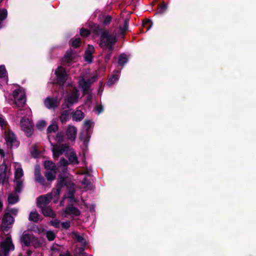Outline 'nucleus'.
Segmentation results:
<instances>
[{"label":"nucleus","instance_id":"nucleus-60","mask_svg":"<svg viewBox=\"0 0 256 256\" xmlns=\"http://www.w3.org/2000/svg\"><path fill=\"white\" fill-rule=\"evenodd\" d=\"M59 256H72L70 252L67 250L65 254H60Z\"/></svg>","mask_w":256,"mask_h":256},{"label":"nucleus","instance_id":"nucleus-10","mask_svg":"<svg viewBox=\"0 0 256 256\" xmlns=\"http://www.w3.org/2000/svg\"><path fill=\"white\" fill-rule=\"evenodd\" d=\"M14 222V218L11 216L9 212L6 213L2 218V223L4 226V230L8 231L10 227L9 225L12 224Z\"/></svg>","mask_w":256,"mask_h":256},{"label":"nucleus","instance_id":"nucleus-17","mask_svg":"<svg viewBox=\"0 0 256 256\" xmlns=\"http://www.w3.org/2000/svg\"><path fill=\"white\" fill-rule=\"evenodd\" d=\"M81 40L80 38H71L69 42L70 45L74 48H78L81 44Z\"/></svg>","mask_w":256,"mask_h":256},{"label":"nucleus","instance_id":"nucleus-47","mask_svg":"<svg viewBox=\"0 0 256 256\" xmlns=\"http://www.w3.org/2000/svg\"><path fill=\"white\" fill-rule=\"evenodd\" d=\"M52 226H54L56 228H58L60 227V221L58 219H55L50 221Z\"/></svg>","mask_w":256,"mask_h":256},{"label":"nucleus","instance_id":"nucleus-38","mask_svg":"<svg viewBox=\"0 0 256 256\" xmlns=\"http://www.w3.org/2000/svg\"><path fill=\"white\" fill-rule=\"evenodd\" d=\"M90 34V31L86 28H82L80 30V35L84 38H86Z\"/></svg>","mask_w":256,"mask_h":256},{"label":"nucleus","instance_id":"nucleus-43","mask_svg":"<svg viewBox=\"0 0 256 256\" xmlns=\"http://www.w3.org/2000/svg\"><path fill=\"white\" fill-rule=\"evenodd\" d=\"M56 137L58 142L60 143L64 142V135L62 132H58Z\"/></svg>","mask_w":256,"mask_h":256},{"label":"nucleus","instance_id":"nucleus-15","mask_svg":"<svg viewBox=\"0 0 256 256\" xmlns=\"http://www.w3.org/2000/svg\"><path fill=\"white\" fill-rule=\"evenodd\" d=\"M72 234L73 238L76 242L80 243L82 246H86L87 245V242L83 236L75 232H73Z\"/></svg>","mask_w":256,"mask_h":256},{"label":"nucleus","instance_id":"nucleus-52","mask_svg":"<svg viewBox=\"0 0 256 256\" xmlns=\"http://www.w3.org/2000/svg\"><path fill=\"white\" fill-rule=\"evenodd\" d=\"M94 109L96 111L98 112L99 114H100L103 112L104 108L102 104H100L96 105Z\"/></svg>","mask_w":256,"mask_h":256},{"label":"nucleus","instance_id":"nucleus-4","mask_svg":"<svg viewBox=\"0 0 256 256\" xmlns=\"http://www.w3.org/2000/svg\"><path fill=\"white\" fill-rule=\"evenodd\" d=\"M62 180H64L62 183V187L66 186L68 189V198L72 201L74 198L76 192L74 184L71 180H68L67 177L62 176Z\"/></svg>","mask_w":256,"mask_h":256},{"label":"nucleus","instance_id":"nucleus-55","mask_svg":"<svg viewBox=\"0 0 256 256\" xmlns=\"http://www.w3.org/2000/svg\"><path fill=\"white\" fill-rule=\"evenodd\" d=\"M94 51V48L92 45L88 44L87 49L86 50L85 52H90L92 54Z\"/></svg>","mask_w":256,"mask_h":256},{"label":"nucleus","instance_id":"nucleus-61","mask_svg":"<svg viewBox=\"0 0 256 256\" xmlns=\"http://www.w3.org/2000/svg\"><path fill=\"white\" fill-rule=\"evenodd\" d=\"M92 99V96L91 94H89L86 98V102H91Z\"/></svg>","mask_w":256,"mask_h":256},{"label":"nucleus","instance_id":"nucleus-57","mask_svg":"<svg viewBox=\"0 0 256 256\" xmlns=\"http://www.w3.org/2000/svg\"><path fill=\"white\" fill-rule=\"evenodd\" d=\"M19 95V91L18 90H16L13 91L12 96L14 98V100H16Z\"/></svg>","mask_w":256,"mask_h":256},{"label":"nucleus","instance_id":"nucleus-35","mask_svg":"<svg viewBox=\"0 0 256 256\" xmlns=\"http://www.w3.org/2000/svg\"><path fill=\"white\" fill-rule=\"evenodd\" d=\"M58 126L56 124H52L49 126L47 128L48 134L55 132L58 130Z\"/></svg>","mask_w":256,"mask_h":256},{"label":"nucleus","instance_id":"nucleus-54","mask_svg":"<svg viewBox=\"0 0 256 256\" xmlns=\"http://www.w3.org/2000/svg\"><path fill=\"white\" fill-rule=\"evenodd\" d=\"M92 122L90 120H84V126L87 128V130H88L92 124Z\"/></svg>","mask_w":256,"mask_h":256},{"label":"nucleus","instance_id":"nucleus-16","mask_svg":"<svg viewBox=\"0 0 256 256\" xmlns=\"http://www.w3.org/2000/svg\"><path fill=\"white\" fill-rule=\"evenodd\" d=\"M70 109L66 110H63L61 112L60 116V119L62 123H66L69 120V116L70 114Z\"/></svg>","mask_w":256,"mask_h":256},{"label":"nucleus","instance_id":"nucleus-13","mask_svg":"<svg viewBox=\"0 0 256 256\" xmlns=\"http://www.w3.org/2000/svg\"><path fill=\"white\" fill-rule=\"evenodd\" d=\"M64 212L66 214L70 215L74 214L76 216H78L80 214V210L76 207L72 206H66Z\"/></svg>","mask_w":256,"mask_h":256},{"label":"nucleus","instance_id":"nucleus-28","mask_svg":"<svg viewBox=\"0 0 256 256\" xmlns=\"http://www.w3.org/2000/svg\"><path fill=\"white\" fill-rule=\"evenodd\" d=\"M56 172L53 173L51 171L46 172L44 174V176L46 177L48 181L52 182L56 178Z\"/></svg>","mask_w":256,"mask_h":256},{"label":"nucleus","instance_id":"nucleus-44","mask_svg":"<svg viewBox=\"0 0 256 256\" xmlns=\"http://www.w3.org/2000/svg\"><path fill=\"white\" fill-rule=\"evenodd\" d=\"M31 154L34 158H37L40 154V152L36 146L34 148L33 150L31 152Z\"/></svg>","mask_w":256,"mask_h":256},{"label":"nucleus","instance_id":"nucleus-36","mask_svg":"<svg viewBox=\"0 0 256 256\" xmlns=\"http://www.w3.org/2000/svg\"><path fill=\"white\" fill-rule=\"evenodd\" d=\"M56 236V234L52 231L48 230L46 233V237L49 241L54 240Z\"/></svg>","mask_w":256,"mask_h":256},{"label":"nucleus","instance_id":"nucleus-30","mask_svg":"<svg viewBox=\"0 0 256 256\" xmlns=\"http://www.w3.org/2000/svg\"><path fill=\"white\" fill-rule=\"evenodd\" d=\"M118 74H113L108 79V80L107 82V84L109 86H112L115 83V82L118 80Z\"/></svg>","mask_w":256,"mask_h":256},{"label":"nucleus","instance_id":"nucleus-6","mask_svg":"<svg viewBox=\"0 0 256 256\" xmlns=\"http://www.w3.org/2000/svg\"><path fill=\"white\" fill-rule=\"evenodd\" d=\"M78 96L79 94L77 92H72L66 98L64 99V102L62 105V110L72 107L74 102H77Z\"/></svg>","mask_w":256,"mask_h":256},{"label":"nucleus","instance_id":"nucleus-14","mask_svg":"<svg viewBox=\"0 0 256 256\" xmlns=\"http://www.w3.org/2000/svg\"><path fill=\"white\" fill-rule=\"evenodd\" d=\"M44 216L54 218L56 216V214L50 206H44L40 208Z\"/></svg>","mask_w":256,"mask_h":256},{"label":"nucleus","instance_id":"nucleus-64","mask_svg":"<svg viewBox=\"0 0 256 256\" xmlns=\"http://www.w3.org/2000/svg\"><path fill=\"white\" fill-rule=\"evenodd\" d=\"M0 155L2 157H4L5 156L4 152L2 149H0Z\"/></svg>","mask_w":256,"mask_h":256},{"label":"nucleus","instance_id":"nucleus-23","mask_svg":"<svg viewBox=\"0 0 256 256\" xmlns=\"http://www.w3.org/2000/svg\"><path fill=\"white\" fill-rule=\"evenodd\" d=\"M74 60L73 53L72 52H67L62 59L64 62L70 63Z\"/></svg>","mask_w":256,"mask_h":256},{"label":"nucleus","instance_id":"nucleus-51","mask_svg":"<svg viewBox=\"0 0 256 256\" xmlns=\"http://www.w3.org/2000/svg\"><path fill=\"white\" fill-rule=\"evenodd\" d=\"M61 225L63 228L67 230L70 227V222L68 221L62 222Z\"/></svg>","mask_w":256,"mask_h":256},{"label":"nucleus","instance_id":"nucleus-31","mask_svg":"<svg viewBox=\"0 0 256 256\" xmlns=\"http://www.w3.org/2000/svg\"><path fill=\"white\" fill-rule=\"evenodd\" d=\"M8 200L10 204H14L18 201V196L10 194L8 196Z\"/></svg>","mask_w":256,"mask_h":256},{"label":"nucleus","instance_id":"nucleus-45","mask_svg":"<svg viewBox=\"0 0 256 256\" xmlns=\"http://www.w3.org/2000/svg\"><path fill=\"white\" fill-rule=\"evenodd\" d=\"M8 125L7 122L4 120L2 116H0V126L2 128H4Z\"/></svg>","mask_w":256,"mask_h":256},{"label":"nucleus","instance_id":"nucleus-58","mask_svg":"<svg viewBox=\"0 0 256 256\" xmlns=\"http://www.w3.org/2000/svg\"><path fill=\"white\" fill-rule=\"evenodd\" d=\"M46 126V122L44 120L41 121L39 124H37V126L38 128H44Z\"/></svg>","mask_w":256,"mask_h":256},{"label":"nucleus","instance_id":"nucleus-2","mask_svg":"<svg viewBox=\"0 0 256 256\" xmlns=\"http://www.w3.org/2000/svg\"><path fill=\"white\" fill-rule=\"evenodd\" d=\"M54 74L56 76V84L60 86H63L68 78L66 68L62 66H58Z\"/></svg>","mask_w":256,"mask_h":256},{"label":"nucleus","instance_id":"nucleus-63","mask_svg":"<svg viewBox=\"0 0 256 256\" xmlns=\"http://www.w3.org/2000/svg\"><path fill=\"white\" fill-rule=\"evenodd\" d=\"M32 253V250H27L26 252V256H31Z\"/></svg>","mask_w":256,"mask_h":256},{"label":"nucleus","instance_id":"nucleus-59","mask_svg":"<svg viewBox=\"0 0 256 256\" xmlns=\"http://www.w3.org/2000/svg\"><path fill=\"white\" fill-rule=\"evenodd\" d=\"M10 212L11 214H12L16 216L17 214L18 210L17 209L14 208L11 209L10 210Z\"/></svg>","mask_w":256,"mask_h":256},{"label":"nucleus","instance_id":"nucleus-49","mask_svg":"<svg viewBox=\"0 0 256 256\" xmlns=\"http://www.w3.org/2000/svg\"><path fill=\"white\" fill-rule=\"evenodd\" d=\"M112 16H107L103 20V24L104 25L108 24L112 21Z\"/></svg>","mask_w":256,"mask_h":256},{"label":"nucleus","instance_id":"nucleus-9","mask_svg":"<svg viewBox=\"0 0 256 256\" xmlns=\"http://www.w3.org/2000/svg\"><path fill=\"white\" fill-rule=\"evenodd\" d=\"M50 197L48 194L40 196L37 198V206L39 208L47 206L51 200Z\"/></svg>","mask_w":256,"mask_h":256},{"label":"nucleus","instance_id":"nucleus-33","mask_svg":"<svg viewBox=\"0 0 256 256\" xmlns=\"http://www.w3.org/2000/svg\"><path fill=\"white\" fill-rule=\"evenodd\" d=\"M22 182L20 180H18L16 182V186L14 190L16 192L20 193L22 192Z\"/></svg>","mask_w":256,"mask_h":256},{"label":"nucleus","instance_id":"nucleus-21","mask_svg":"<svg viewBox=\"0 0 256 256\" xmlns=\"http://www.w3.org/2000/svg\"><path fill=\"white\" fill-rule=\"evenodd\" d=\"M15 104L18 107H23L26 103V96L24 94H21L20 98L14 100Z\"/></svg>","mask_w":256,"mask_h":256},{"label":"nucleus","instance_id":"nucleus-24","mask_svg":"<svg viewBox=\"0 0 256 256\" xmlns=\"http://www.w3.org/2000/svg\"><path fill=\"white\" fill-rule=\"evenodd\" d=\"M129 19L125 18L124 20V25L122 26H120L119 28L121 31V34L123 36L125 34L126 32L128 30Z\"/></svg>","mask_w":256,"mask_h":256},{"label":"nucleus","instance_id":"nucleus-41","mask_svg":"<svg viewBox=\"0 0 256 256\" xmlns=\"http://www.w3.org/2000/svg\"><path fill=\"white\" fill-rule=\"evenodd\" d=\"M114 50V48H112L111 50L110 49H108V52L106 53V54L104 56L105 62H107L110 60L112 56Z\"/></svg>","mask_w":256,"mask_h":256},{"label":"nucleus","instance_id":"nucleus-34","mask_svg":"<svg viewBox=\"0 0 256 256\" xmlns=\"http://www.w3.org/2000/svg\"><path fill=\"white\" fill-rule=\"evenodd\" d=\"M24 175L22 168H17L14 172V178L16 180L20 179Z\"/></svg>","mask_w":256,"mask_h":256},{"label":"nucleus","instance_id":"nucleus-8","mask_svg":"<svg viewBox=\"0 0 256 256\" xmlns=\"http://www.w3.org/2000/svg\"><path fill=\"white\" fill-rule=\"evenodd\" d=\"M44 104L48 109H56L60 104L57 97H48L44 100Z\"/></svg>","mask_w":256,"mask_h":256},{"label":"nucleus","instance_id":"nucleus-5","mask_svg":"<svg viewBox=\"0 0 256 256\" xmlns=\"http://www.w3.org/2000/svg\"><path fill=\"white\" fill-rule=\"evenodd\" d=\"M64 180H62V176L60 175L58 176V180L56 188H54L51 192L48 194V196L50 197L51 200H52L53 198L55 199L54 200V202L55 204L57 202L59 198L61 188H62V183Z\"/></svg>","mask_w":256,"mask_h":256},{"label":"nucleus","instance_id":"nucleus-48","mask_svg":"<svg viewBox=\"0 0 256 256\" xmlns=\"http://www.w3.org/2000/svg\"><path fill=\"white\" fill-rule=\"evenodd\" d=\"M58 148L62 151L63 154L65 150L68 148V146L67 144H62L58 146Z\"/></svg>","mask_w":256,"mask_h":256},{"label":"nucleus","instance_id":"nucleus-25","mask_svg":"<svg viewBox=\"0 0 256 256\" xmlns=\"http://www.w3.org/2000/svg\"><path fill=\"white\" fill-rule=\"evenodd\" d=\"M70 162L73 164H78V157L74 152H70V154L68 157Z\"/></svg>","mask_w":256,"mask_h":256},{"label":"nucleus","instance_id":"nucleus-22","mask_svg":"<svg viewBox=\"0 0 256 256\" xmlns=\"http://www.w3.org/2000/svg\"><path fill=\"white\" fill-rule=\"evenodd\" d=\"M128 58L126 54H120L119 56L118 59V65L123 66L124 64L128 62Z\"/></svg>","mask_w":256,"mask_h":256},{"label":"nucleus","instance_id":"nucleus-32","mask_svg":"<svg viewBox=\"0 0 256 256\" xmlns=\"http://www.w3.org/2000/svg\"><path fill=\"white\" fill-rule=\"evenodd\" d=\"M35 180L40 183L42 186H45L46 180L42 176V174L34 176Z\"/></svg>","mask_w":256,"mask_h":256},{"label":"nucleus","instance_id":"nucleus-50","mask_svg":"<svg viewBox=\"0 0 256 256\" xmlns=\"http://www.w3.org/2000/svg\"><path fill=\"white\" fill-rule=\"evenodd\" d=\"M59 162L61 166H66L68 164V160L64 158H60Z\"/></svg>","mask_w":256,"mask_h":256},{"label":"nucleus","instance_id":"nucleus-12","mask_svg":"<svg viewBox=\"0 0 256 256\" xmlns=\"http://www.w3.org/2000/svg\"><path fill=\"white\" fill-rule=\"evenodd\" d=\"M6 139L8 144H13L16 143V146H18L19 144L16 140V137L15 134L10 130L8 132H6Z\"/></svg>","mask_w":256,"mask_h":256},{"label":"nucleus","instance_id":"nucleus-18","mask_svg":"<svg viewBox=\"0 0 256 256\" xmlns=\"http://www.w3.org/2000/svg\"><path fill=\"white\" fill-rule=\"evenodd\" d=\"M44 168L48 170H50L55 172L56 166L55 164L50 160H46L44 162Z\"/></svg>","mask_w":256,"mask_h":256},{"label":"nucleus","instance_id":"nucleus-42","mask_svg":"<svg viewBox=\"0 0 256 256\" xmlns=\"http://www.w3.org/2000/svg\"><path fill=\"white\" fill-rule=\"evenodd\" d=\"M6 71L4 65L0 66V78H2L6 76Z\"/></svg>","mask_w":256,"mask_h":256},{"label":"nucleus","instance_id":"nucleus-40","mask_svg":"<svg viewBox=\"0 0 256 256\" xmlns=\"http://www.w3.org/2000/svg\"><path fill=\"white\" fill-rule=\"evenodd\" d=\"M85 60L88 62H92L93 59L92 54L90 52H85Z\"/></svg>","mask_w":256,"mask_h":256},{"label":"nucleus","instance_id":"nucleus-26","mask_svg":"<svg viewBox=\"0 0 256 256\" xmlns=\"http://www.w3.org/2000/svg\"><path fill=\"white\" fill-rule=\"evenodd\" d=\"M39 220V214L36 212H31L29 216V220L34 222H37Z\"/></svg>","mask_w":256,"mask_h":256},{"label":"nucleus","instance_id":"nucleus-62","mask_svg":"<svg viewBox=\"0 0 256 256\" xmlns=\"http://www.w3.org/2000/svg\"><path fill=\"white\" fill-rule=\"evenodd\" d=\"M84 82H85L87 83L88 84V85H89L90 86H91V85H92V82H92V80H91L90 79V78H89V79H88V80H84Z\"/></svg>","mask_w":256,"mask_h":256},{"label":"nucleus","instance_id":"nucleus-7","mask_svg":"<svg viewBox=\"0 0 256 256\" xmlns=\"http://www.w3.org/2000/svg\"><path fill=\"white\" fill-rule=\"evenodd\" d=\"M22 130L25 132L26 136L30 137L32 134V126L28 118H22L20 120Z\"/></svg>","mask_w":256,"mask_h":256},{"label":"nucleus","instance_id":"nucleus-11","mask_svg":"<svg viewBox=\"0 0 256 256\" xmlns=\"http://www.w3.org/2000/svg\"><path fill=\"white\" fill-rule=\"evenodd\" d=\"M77 134V128L73 126H69L66 131L68 138L72 142H74Z\"/></svg>","mask_w":256,"mask_h":256},{"label":"nucleus","instance_id":"nucleus-3","mask_svg":"<svg viewBox=\"0 0 256 256\" xmlns=\"http://www.w3.org/2000/svg\"><path fill=\"white\" fill-rule=\"evenodd\" d=\"M14 248L11 237H7L4 242L0 243V255L2 254L6 256L10 250H13Z\"/></svg>","mask_w":256,"mask_h":256},{"label":"nucleus","instance_id":"nucleus-19","mask_svg":"<svg viewBox=\"0 0 256 256\" xmlns=\"http://www.w3.org/2000/svg\"><path fill=\"white\" fill-rule=\"evenodd\" d=\"M22 241L26 246H30L31 245V237L28 234H23L22 236Z\"/></svg>","mask_w":256,"mask_h":256},{"label":"nucleus","instance_id":"nucleus-1","mask_svg":"<svg viewBox=\"0 0 256 256\" xmlns=\"http://www.w3.org/2000/svg\"><path fill=\"white\" fill-rule=\"evenodd\" d=\"M95 34L100 35L99 46L103 50L114 48V46L117 42L115 32H110L109 30L100 26H96L94 30Z\"/></svg>","mask_w":256,"mask_h":256},{"label":"nucleus","instance_id":"nucleus-37","mask_svg":"<svg viewBox=\"0 0 256 256\" xmlns=\"http://www.w3.org/2000/svg\"><path fill=\"white\" fill-rule=\"evenodd\" d=\"M8 16V12L6 9L0 10V22H2L6 19Z\"/></svg>","mask_w":256,"mask_h":256},{"label":"nucleus","instance_id":"nucleus-20","mask_svg":"<svg viewBox=\"0 0 256 256\" xmlns=\"http://www.w3.org/2000/svg\"><path fill=\"white\" fill-rule=\"evenodd\" d=\"M72 116L73 120L76 121H81L84 118V114L82 111L77 110L72 114Z\"/></svg>","mask_w":256,"mask_h":256},{"label":"nucleus","instance_id":"nucleus-27","mask_svg":"<svg viewBox=\"0 0 256 256\" xmlns=\"http://www.w3.org/2000/svg\"><path fill=\"white\" fill-rule=\"evenodd\" d=\"M53 158L54 160H57L58 157L62 154V151L58 148V146H54L52 148Z\"/></svg>","mask_w":256,"mask_h":256},{"label":"nucleus","instance_id":"nucleus-39","mask_svg":"<svg viewBox=\"0 0 256 256\" xmlns=\"http://www.w3.org/2000/svg\"><path fill=\"white\" fill-rule=\"evenodd\" d=\"M82 88L83 90V94H86L88 93L90 86L88 85V84L84 81L82 85Z\"/></svg>","mask_w":256,"mask_h":256},{"label":"nucleus","instance_id":"nucleus-53","mask_svg":"<svg viewBox=\"0 0 256 256\" xmlns=\"http://www.w3.org/2000/svg\"><path fill=\"white\" fill-rule=\"evenodd\" d=\"M82 184L88 186L91 184V182L89 180L84 178L82 181Z\"/></svg>","mask_w":256,"mask_h":256},{"label":"nucleus","instance_id":"nucleus-46","mask_svg":"<svg viewBox=\"0 0 256 256\" xmlns=\"http://www.w3.org/2000/svg\"><path fill=\"white\" fill-rule=\"evenodd\" d=\"M78 256H87V254L84 252V246L79 248Z\"/></svg>","mask_w":256,"mask_h":256},{"label":"nucleus","instance_id":"nucleus-56","mask_svg":"<svg viewBox=\"0 0 256 256\" xmlns=\"http://www.w3.org/2000/svg\"><path fill=\"white\" fill-rule=\"evenodd\" d=\"M40 174H41L40 168L39 166H36L34 169V176Z\"/></svg>","mask_w":256,"mask_h":256},{"label":"nucleus","instance_id":"nucleus-29","mask_svg":"<svg viewBox=\"0 0 256 256\" xmlns=\"http://www.w3.org/2000/svg\"><path fill=\"white\" fill-rule=\"evenodd\" d=\"M167 10V5L164 2L162 3L157 10V14H162L166 12Z\"/></svg>","mask_w":256,"mask_h":256}]
</instances>
